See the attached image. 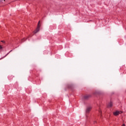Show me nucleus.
<instances>
[{
  "instance_id": "1",
  "label": "nucleus",
  "mask_w": 126,
  "mask_h": 126,
  "mask_svg": "<svg viewBox=\"0 0 126 126\" xmlns=\"http://www.w3.org/2000/svg\"><path fill=\"white\" fill-rule=\"evenodd\" d=\"M91 109H92V107H91V106L87 107V109L86 110V117L87 119H88V115H87V114H89V112H90Z\"/></svg>"
},
{
  "instance_id": "2",
  "label": "nucleus",
  "mask_w": 126,
  "mask_h": 126,
  "mask_svg": "<svg viewBox=\"0 0 126 126\" xmlns=\"http://www.w3.org/2000/svg\"><path fill=\"white\" fill-rule=\"evenodd\" d=\"M39 31H40V21H39L38 23L36 30L34 31V34H36V33H37V32H39Z\"/></svg>"
},
{
  "instance_id": "3",
  "label": "nucleus",
  "mask_w": 126,
  "mask_h": 126,
  "mask_svg": "<svg viewBox=\"0 0 126 126\" xmlns=\"http://www.w3.org/2000/svg\"><path fill=\"white\" fill-rule=\"evenodd\" d=\"M67 87L69 89H71V90H73V89H74V85L73 84L68 85Z\"/></svg>"
},
{
  "instance_id": "4",
  "label": "nucleus",
  "mask_w": 126,
  "mask_h": 126,
  "mask_svg": "<svg viewBox=\"0 0 126 126\" xmlns=\"http://www.w3.org/2000/svg\"><path fill=\"white\" fill-rule=\"evenodd\" d=\"M90 97H91V95H86L85 96H83V99L84 100H88V99H89V98H90Z\"/></svg>"
},
{
  "instance_id": "5",
  "label": "nucleus",
  "mask_w": 126,
  "mask_h": 126,
  "mask_svg": "<svg viewBox=\"0 0 126 126\" xmlns=\"http://www.w3.org/2000/svg\"><path fill=\"white\" fill-rule=\"evenodd\" d=\"M120 113H121L120 111H116L113 113V114L114 115V116H119V115H120Z\"/></svg>"
},
{
  "instance_id": "6",
  "label": "nucleus",
  "mask_w": 126,
  "mask_h": 126,
  "mask_svg": "<svg viewBox=\"0 0 126 126\" xmlns=\"http://www.w3.org/2000/svg\"><path fill=\"white\" fill-rule=\"evenodd\" d=\"M112 107H113V103H112V102H109L107 105V108H111Z\"/></svg>"
},
{
  "instance_id": "7",
  "label": "nucleus",
  "mask_w": 126,
  "mask_h": 126,
  "mask_svg": "<svg viewBox=\"0 0 126 126\" xmlns=\"http://www.w3.org/2000/svg\"><path fill=\"white\" fill-rule=\"evenodd\" d=\"M95 94H100V92H95Z\"/></svg>"
},
{
  "instance_id": "8",
  "label": "nucleus",
  "mask_w": 126,
  "mask_h": 126,
  "mask_svg": "<svg viewBox=\"0 0 126 126\" xmlns=\"http://www.w3.org/2000/svg\"><path fill=\"white\" fill-rule=\"evenodd\" d=\"M2 49H3V47H2V46L0 45V50H2Z\"/></svg>"
},
{
  "instance_id": "9",
  "label": "nucleus",
  "mask_w": 126,
  "mask_h": 126,
  "mask_svg": "<svg viewBox=\"0 0 126 126\" xmlns=\"http://www.w3.org/2000/svg\"><path fill=\"white\" fill-rule=\"evenodd\" d=\"M1 42L2 43H3V44H5V41H3V40H1Z\"/></svg>"
},
{
  "instance_id": "10",
  "label": "nucleus",
  "mask_w": 126,
  "mask_h": 126,
  "mask_svg": "<svg viewBox=\"0 0 126 126\" xmlns=\"http://www.w3.org/2000/svg\"><path fill=\"white\" fill-rule=\"evenodd\" d=\"M24 39L25 38L22 39V40H21L22 41V43H23V42H24L26 40H24Z\"/></svg>"
},
{
  "instance_id": "11",
  "label": "nucleus",
  "mask_w": 126,
  "mask_h": 126,
  "mask_svg": "<svg viewBox=\"0 0 126 126\" xmlns=\"http://www.w3.org/2000/svg\"><path fill=\"white\" fill-rule=\"evenodd\" d=\"M119 112H120V114H123V111H119Z\"/></svg>"
},
{
  "instance_id": "12",
  "label": "nucleus",
  "mask_w": 126,
  "mask_h": 126,
  "mask_svg": "<svg viewBox=\"0 0 126 126\" xmlns=\"http://www.w3.org/2000/svg\"><path fill=\"white\" fill-rule=\"evenodd\" d=\"M9 53H8V54H7L4 57V58H5V57H6V56H7V55H8Z\"/></svg>"
},
{
  "instance_id": "13",
  "label": "nucleus",
  "mask_w": 126,
  "mask_h": 126,
  "mask_svg": "<svg viewBox=\"0 0 126 126\" xmlns=\"http://www.w3.org/2000/svg\"><path fill=\"white\" fill-rule=\"evenodd\" d=\"M99 113H100V114H101L102 112L101 111H99Z\"/></svg>"
},
{
  "instance_id": "14",
  "label": "nucleus",
  "mask_w": 126,
  "mask_h": 126,
  "mask_svg": "<svg viewBox=\"0 0 126 126\" xmlns=\"http://www.w3.org/2000/svg\"><path fill=\"white\" fill-rule=\"evenodd\" d=\"M122 126H126V125L123 124Z\"/></svg>"
},
{
  "instance_id": "15",
  "label": "nucleus",
  "mask_w": 126,
  "mask_h": 126,
  "mask_svg": "<svg viewBox=\"0 0 126 126\" xmlns=\"http://www.w3.org/2000/svg\"><path fill=\"white\" fill-rule=\"evenodd\" d=\"M10 52H12V50H11V51L9 52V53H10Z\"/></svg>"
},
{
  "instance_id": "16",
  "label": "nucleus",
  "mask_w": 126,
  "mask_h": 126,
  "mask_svg": "<svg viewBox=\"0 0 126 126\" xmlns=\"http://www.w3.org/2000/svg\"><path fill=\"white\" fill-rule=\"evenodd\" d=\"M65 91H66V89H65Z\"/></svg>"
}]
</instances>
